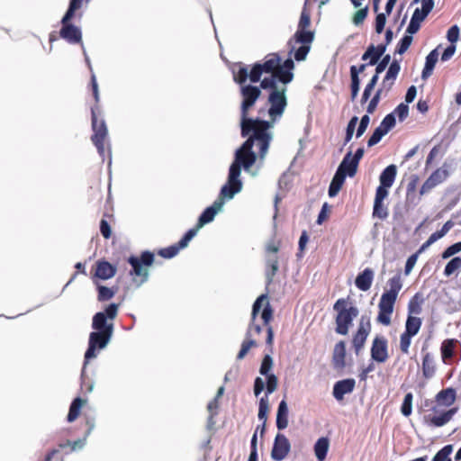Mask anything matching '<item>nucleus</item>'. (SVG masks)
Listing matches in <instances>:
<instances>
[{
	"instance_id": "1",
	"label": "nucleus",
	"mask_w": 461,
	"mask_h": 461,
	"mask_svg": "<svg viewBox=\"0 0 461 461\" xmlns=\"http://www.w3.org/2000/svg\"><path fill=\"white\" fill-rule=\"evenodd\" d=\"M294 68L292 59L282 63L277 54L271 53L262 63H256L250 71L243 67L234 76L235 82L241 85V134L243 137L250 135L236 151L230 167V182L238 185L236 192L241 187V166L253 176L258 175L251 169L257 160L253 146L258 147L261 161L267 154L273 139L270 130L287 105L286 85L293 80Z\"/></svg>"
},
{
	"instance_id": "2",
	"label": "nucleus",
	"mask_w": 461,
	"mask_h": 461,
	"mask_svg": "<svg viewBox=\"0 0 461 461\" xmlns=\"http://www.w3.org/2000/svg\"><path fill=\"white\" fill-rule=\"evenodd\" d=\"M238 185L235 183L230 182V176H228V183L221 187L220 197L212 203V206L206 208L198 219L196 227L189 230L182 239L181 246L187 247L190 240L197 234L198 230L205 224L213 221L215 215L220 212L224 204V198L232 199L233 196L240 193L242 186L239 191H235Z\"/></svg>"
},
{
	"instance_id": "3",
	"label": "nucleus",
	"mask_w": 461,
	"mask_h": 461,
	"mask_svg": "<svg viewBox=\"0 0 461 461\" xmlns=\"http://www.w3.org/2000/svg\"><path fill=\"white\" fill-rule=\"evenodd\" d=\"M456 398V390L447 388L441 390L436 395V404L431 409L432 413L424 416V421L429 426L442 427L448 423L453 416L457 412V408L454 407L449 410H443V407L451 406Z\"/></svg>"
},
{
	"instance_id": "4",
	"label": "nucleus",
	"mask_w": 461,
	"mask_h": 461,
	"mask_svg": "<svg viewBox=\"0 0 461 461\" xmlns=\"http://www.w3.org/2000/svg\"><path fill=\"white\" fill-rule=\"evenodd\" d=\"M93 331L89 335L88 348L85 354V366L87 362L96 357V349L104 348L113 335V324H106V316L104 312H97L92 322Z\"/></svg>"
},
{
	"instance_id": "5",
	"label": "nucleus",
	"mask_w": 461,
	"mask_h": 461,
	"mask_svg": "<svg viewBox=\"0 0 461 461\" xmlns=\"http://www.w3.org/2000/svg\"><path fill=\"white\" fill-rule=\"evenodd\" d=\"M389 289L386 290L380 298L378 303V315L376 321L384 326L391 324L392 314L398 294L402 288V280L401 276L395 275L387 282Z\"/></svg>"
},
{
	"instance_id": "6",
	"label": "nucleus",
	"mask_w": 461,
	"mask_h": 461,
	"mask_svg": "<svg viewBox=\"0 0 461 461\" xmlns=\"http://www.w3.org/2000/svg\"><path fill=\"white\" fill-rule=\"evenodd\" d=\"M333 309L338 312L336 317L337 333L341 335L348 334L349 326L358 315L357 308L354 306L347 308V301L345 299H339L335 303Z\"/></svg>"
},
{
	"instance_id": "7",
	"label": "nucleus",
	"mask_w": 461,
	"mask_h": 461,
	"mask_svg": "<svg viewBox=\"0 0 461 461\" xmlns=\"http://www.w3.org/2000/svg\"><path fill=\"white\" fill-rule=\"evenodd\" d=\"M312 41L313 33L309 31H297L294 38L289 41L290 52H294V58L297 61L306 59Z\"/></svg>"
},
{
	"instance_id": "8",
	"label": "nucleus",
	"mask_w": 461,
	"mask_h": 461,
	"mask_svg": "<svg viewBox=\"0 0 461 461\" xmlns=\"http://www.w3.org/2000/svg\"><path fill=\"white\" fill-rule=\"evenodd\" d=\"M92 128L94 135L92 141L95 145L99 154L104 155V140L107 137L108 131L104 120L98 121L95 108H92Z\"/></svg>"
},
{
	"instance_id": "9",
	"label": "nucleus",
	"mask_w": 461,
	"mask_h": 461,
	"mask_svg": "<svg viewBox=\"0 0 461 461\" xmlns=\"http://www.w3.org/2000/svg\"><path fill=\"white\" fill-rule=\"evenodd\" d=\"M154 261V255L149 251L142 253L140 258L131 257L129 263L132 267L131 274L142 277L141 283L146 281L149 276L147 267L152 265Z\"/></svg>"
},
{
	"instance_id": "10",
	"label": "nucleus",
	"mask_w": 461,
	"mask_h": 461,
	"mask_svg": "<svg viewBox=\"0 0 461 461\" xmlns=\"http://www.w3.org/2000/svg\"><path fill=\"white\" fill-rule=\"evenodd\" d=\"M291 448L288 438L281 433H277L271 451V457L275 461H282L288 455Z\"/></svg>"
},
{
	"instance_id": "11",
	"label": "nucleus",
	"mask_w": 461,
	"mask_h": 461,
	"mask_svg": "<svg viewBox=\"0 0 461 461\" xmlns=\"http://www.w3.org/2000/svg\"><path fill=\"white\" fill-rule=\"evenodd\" d=\"M448 176L447 169L444 167L438 168L435 170L429 177L423 183L420 187V194L421 195L429 193L435 186L444 182Z\"/></svg>"
},
{
	"instance_id": "12",
	"label": "nucleus",
	"mask_w": 461,
	"mask_h": 461,
	"mask_svg": "<svg viewBox=\"0 0 461 461\" xmlns=\"http://www.w3.org/2000/svg\"><path fill=\"white\" fill-rule=\"evenodd\" d=\"M388 190H384L383 187H377L375 192V197L374 201L373 216L381 220L385 219L388 216L387 207L384 205V199L388 196Z\"/></svg>"
},
{
	"instance_id": "13",
	"label": "nucleus",
	"mask_w": 461,
	"mask_h": 461,
	"mask_svg": "<svg viewBox=\"0 0 461 461\" xmlns=\"http://www.w3.org/2000/svg\"><path fill=\"white\" fill-rule=\"evenodd\" d=\"M263 308L261 317L265 322V324H268V322L272 319V310L269 305V302L267 296L266 294L260 295L253 304L252 308V320H255L257 314Z\"/></svg>"
},
{
	"instance_id": "14",
	"label": "nucleus",
	"mask_w": 461,
	"mask_h": 461,
	"mask_svg": "<svg viewBox=\"0 0 461 461\" xmlns=\"http://www.w3.org/2000/svg\"><path fill=\"white\" fill-rule=\"evenodd\" d=\"M371 357L378 363H384L388 358L387 340L383 337H376L371 348Z\"/></svg>"
},
{
	"instance_id": "15",
	"label": "nucleus",
	"mask_w": 461,
	"mask_h": 461,
	"mask_svg": "<svg viewBox=\"0 0 461 461\" xmlns=\"http://www.w3.org/2000/svg\"><path fill=\"white\" fill-rule=\"evenodd\" d=\"M62 28L60 30V36L70 43H79L82 40L81 31L78 27L69 23V21L61 20Z\"/></svg>"
},
{
	"instance_id": "16",
	"label": "nucleus",
	"mask_w": 461,
	"mask_h": 461,
	"mask_svg": "<svg viewBox=\"0 0 461 461\" xmlns=\"http://www.w3.org/2000/svg\"><path fill=\"white\" fill-rule=\"evenodd\" d=\"M370 330V323L369 321H364V319L362 318L359 322V327L357 330V334L353 338V347L355 348L356 354L357 355L362 348L364 347V344L366 340V338L369 334Z\"/></svg>"
},
{
	"instance_id": "17",
	"label": "nucleus",
	"mask_w": 461,
	"mask_h": 461,
	"mask_svg": "<svg viewBox=\"0 0 461 461\" xmlns=\"http://www.w3.org/2000/svg\"><path fill=\"white\" fill-rule=\"evenodd\" d=\"M356 385V381L353 378H348L338 381L333 386L332 394L338 401H341L345 394L353 392Z\"/></svg>"
},
{
	"instance_id": "18",
	"label": "nucleus",
	"mask_w": 461,
	"mask_h": 461,
	"mask_svg": "<svg viewBox=\"0 0 461 461\" xmlns=\"http://www.w3.org/2000/svg\"><path fill=\"white\" fill-rule=\"evenodd\" d=\"M374 276L375 273L372 269L366 268L357 276L355 280L356 286L364 292L369 290L374 280Z\"/></svg>"
},
{
	"instance_id": "19",
	"label": "nucleus",
	"mask_w": 461,
	"mask_h": 461,
	"mask_svg": "<svg viewBox=\"0 0 461 461\" xmlns=\"http://www.w3.org/2000/svg\"><path fill=\"white\" fill-rule=\"evenodd\" d=\"M396 173L397 168L395 165L388 166L380 175V185L378 187H383L384 190H388L394 182Z\"/></svg>"
},
{
	"instance_id": "20",
	"label": "nucleus",
	"mask_w": 461,
	"mask_h": 461,
	"mask_svg": "<svg viewBox=\"0 0 461 461\" xmlns=\"http://www.w3.org/2000/svg\"><path fill=\"white\" fill-rule=\"evenodd\" d=\"M346 357V345L344 341L338 342L333 349L332 362L337 369H341L345 366Z\"/></svg>"
},
{
	"instance_id": "21",
	"label": "nucleus",
	"mask_w": 461,
	"mask_h": 461,
	"mask_svg": "<svg viewBox=\"0 0 461 461\" xmlns=\"http://www.w3.org/2000/svg\"><path fill=\"white\" fill-rule=\"evenodd\" d=\"M400 68V64L396 60L393 61L390 64V67L382 83V87L386 89V91H389L391 89L393 81L395 80L397 75L399 74Z\"/></svg>"
},
{
	"instance_id": "22",
	"label": "nucleus",
	"mask_w": 461,
	"mask_h": 461,
	"mask_svg": "<svg viewBox=\"0 0 461 461\" xmlns=\"http://www.w3.org/2000/svg\"><path fill=\"white\" fill-rule=\"evenodd\" d=\"M288 406L285 400H282L278 405L277 413H276V427L278 429L282 430L287 428L288 426Z\"/></svg>"
},
{
	"instance_id": "23",
	"label": "nucleus",
	"mask_w": 461,
	"mask_h": 461,
	"mask_svg": "<svg viewBox=\"0 0 461 461\" xmlns=\"http://www.w3.org/2000/svg\"><path fill=\"white\" fill-rule=\"evenodd\" d=\"M438 49V48H436L435 50H431L426 57V62L421 75L422 79H427L431 76L439 56Z\"/></svg>"
},
{
	"instance_id": "24",
	"label": "nucleus",
	"mask_w": 461,
	"mask_h": 461,
	"mask_svg": "<svg viewBox=\"0 0 461 461\" xmlns=\"http://www.w3.org/2000/svg\"><path fill=\"white\" fill-rule=\"evenodd\" d=\"M116 269L110 263L99 262L96 267L95 276L101 279H109L115 275Z\"/></svg>"
},
{
	"instance_id": "25",
	"label": "nucleus",
	"mask_w": 461,
	"mask_h": 461,
	"mask_svg": "<svg viewBox=\"0 0 461 461\" xmlns=\"http://www.w3.org/2000/svg\"><path fill=\"white\" fill-rule=\"evenodd\" d=\"M330 447V441L327 438H320L314 444V454L318 461H323L326 458Z\"/></svg>"
},
{
	"instance_id": "26",
	"label": "nucleus",
	"mask_w": 461,
	"mask_h": 461,
	"mask_svg": "<svg viewBox=\"0 0 461 461\" xmlns=\"http://www.w3.org/2000/svg\"><path fill=\"white\" fill-rule=\"evenodd\" d=\"M267 271L266 277L267 283H271L273 281L274 276L278 271V258L277 256H267Z\"/></svg>"
},
{
	"instance_id": "27",
	"label": "nucleus",
	"mask_w": 461,
	"mask_h": 461,
	"mask_svg": "<svg viewBox=\"0 0 461 461\" xmlns=\"http://www.w3.org/2000/svg\"><path fill=\"white\" fill-rule=\"evenodd\" d=\"M421 326V319L417 316L408 315L406 324H405V331L408 334L415 336Z\"/></svg>"
},
{
	"instance_id": "28",
	"label": "nucleus",
	"mask_w": 461,
	"mask_h": 461,
	"mask_svg": "<svg viewBox=\"0 0 461 461\" xmlns=\"http://www.w3.org/2000/svg\"><path fill=\"white\" fill-rule=\"evenodd\" d=\"M86 402L82 400L81 398H76L73 402L71 403V406L69 408V412L68 415V420L69 422L74 421L80 413L81 408L84 406Z\"/></svg>"
},
{
	"instance_id": "29",
	"label": "nucleus",
	"mask_w": 461,
	"mask_h": 461,
	"mask_svg": "<svg viewBox=\"0 0 461 461\" xmlns=\"http://www.w3.org/2000/svg\"><path fill=\"white\" fill-rule=\"evenodd\" d=\"M422 373L426 378H431L435 373V365L432 357L426 354L422 361Z\"/></svg>"
},
{
	"instance_id": "30",
	"label": "nucleus",
	"mask_w": 461,
	"mask_h": 461,
	"mask_svg": "<svg viewBox=\"0 0 461 461\" xmlns=\"http://www.w3.org/2000/svg\"><path fill=\"white\" fill-rule=\"evenodd\" d=\"M345 161H346V164L343 167V172H345V174L348 175V176H353L357 172L358 165H356L353 169L354 160L352 158L351 151L347 153V155L344 157L341 163H344Z\"/></svg>"
},
{
	"instance_id": "31",
	"label": "nucleus",
	"mask_w": 461,
	"mask_h": 461,
	"mask_svg": "<svg viewBox=\"0 0 461 461\" xmlns=\"http://www.w3.org/2000/svg\"><path fill=\"white\" fill-rule=\"evenodd\" d=\"M269 411V401L267 394L259 400L258 419L264 423L267 422V413Z\"/></svg>"
},
{
	"instance_id": "32",
	"label": "nucleus",
	"mask_w": 461,
	"mask_h": 461,
	"mask_svg": "<svg viewBox=\"0 0 461 461\" xmlns=\"http://www.w3.org/2000/svg\"><path fill=\"white\" fill-rule=\"evenodd\" d=\"M350 74H351V97L352 99H355L359 92V77L357 76V68L355 66H352L350 68Z\"/></svg>"
},
{
	"instance_id": "33",
	"label": "nucleus",
	"mask_w": 461,
	"mask_h": 461,
	"mask_svg": "<svg viewBox=\"0 0 461 461\" xmlns=\"http://www.w3.org/2000/svg\"><path fill=\"white\" fill-rule=\"evenodd\" d=\"M459 268H461V258L456 257L447 264L444 274L446 276H449Z\"/></svg>"
},
{
	"instance_id": "34",
	"label": "nucleus",
	"mask_w": 461,
	"mask_h": 461,
	"mask_svg": "<svg viewBox=\"0 0 461 461\" xmlns=\"http://www.w3.org/2000/svg\"><path fill=\"white\" fill-rule=\"evenodd\" d=\"M412 399L413 396L411 393H408L403 399V402L401 407V411L402 415H404L405 417L410 416L412 411Z\"/></svg>"
},
{
	"instance_id": "35",
	"label": "nucleus",
	"mask_w": 461,
	"mask_h": 461,
	"mask_svg": "<svg viewBox=\"0 0 461 461\" xmlns=\"http://www.w3.org/2000/svg\"><path fill=\"white\" fill-rule=\"evenodd\" d=\"M181 242H182V240L178 242L177 245L171 246L169 248L161 249L159 251V255L166 258H171L175 257L181 249L185 248V247L181 246Z\"/></svg>"
},
{
	"instance_id": "36",
	"label": "nucleus",
	"mask_w": 461,
	"mask_h": 461,
	"mask_svg": "<svg viewBox=\"0 0 461 461\" xmlns=\"http://www.w3.org/2000/svg\"><path fill=\"white\" fill-rule=\"evenodd\" d=\"M254 346H256V341L254 339H252L251 338H248L246 336V339L243 341V343L241 345V348H240L237 357L239 359H242L243 357H245V356L248 354L249 349Z\"/></svg>"
},
{
	"instance_id": "37",
	"label": "nucleus",
	"mask_w": 461,
	"mask_h": 461,
	"mask_svg": "<svg viewBox=\"0 0 461 461\" xmlns=\"http://www.w3.org/2000/svg\"><path fill=\"white\" fill-rule=\"evenodd\" d=\"M83 0H71L69 7L64 15V21H70L74 16V13L82 5Z\"/></svg>"
},
{
	"instance_id": "38",
	"label": "nucleus",
	"mask_w": 461,
	"mask_h": 461,
	"mask_svg": "<svg viewBox=\"0 0 461 461\" xmlns=\"http://www.w3.org/2000/svg\"><path fill=\"white\" fill-rule=\"evenodd\" d=\"M455 340L447 339L442 343L441 352L443 358H449L453 356V348H454Z\"/></svg>"
},
{
	"instance_id": "39",
	"label": "nucleus",
	"mask_w": 461,
	"mask_h": 461,
	"mask_svg": "<svg viewBox=\"0 0 461 461\" xmlns=\"http://www.w3.org/2000/svg\"><path fill=\"white\" fill-rule=\"evenodd\" d=\"M115 292L106 286L100 285L98 287V300L99 301H106L113 297Z\"/></svg>"
},
{
	"instance_id": "40",
	"label": "nucleus",
	"mask_w": 461,
	"mask_h": 461,
	"mask_svg": "<svg viewBox=\"0 0 461 461\" xmlns=\"http://www.w3.org/2000/svg\"><path fill=\"white\" fill-rule=\"evenodd\" d=\"M452 452V447L450 445L444 447L439 450L433 457L434 461H447L449 459V455Z\"/></svg>"
},
{
	"instance_id": "41",
	"label": "nucleus",
	"mask_w": 461,
	"mask_h": 461,
	"mask_svg": "<svg viewBox=\"0 0 461 461\" xmlns=\"http://www.w3.org/2000/svg\"><path fill=\"white\" fill-rule=\"evenodd\" d=\"M384 88H383L382 86L376 91L375 95H374V97L371 99V101L369 102L368 105H367V108H366V112L367 113H373L379 103V100H380V97H381V95H382V92Z\"/></svg>"
},
{
	"instance_id": "42",
	"label": "nucleus",
	"mask_w": 461,
	"mask_h": 461,
	"mask_svg": "<svg viewBox=\"0 0 461 461\" xmlns=\"http://www.w3.org/2000/svg\"><path fill=\"white\" fill-rule=\"evenodd\" d=\"M413 337L411 334L403 332L400 338V348L404 354L409 353V348L411 345V339Z\"/></svg>"
},
{
	"instance_id": "43",
	"label": "nucleus",
	"mask_w": 461,
	"mask_h": 461,
	"mask_svg": "<svg viewBox=\"0 0 461 461\" xmlns=\"http://www.w3.org/2000/svg\"><path fill=\"white\" fill-rule=\"evenodd\" d=\"M345 164H346V161L344 163H340V165L339 166V167L337 169L335 176L332 178V182L340 186H342V185L345 181L346 176H347L345 174V172H343V167H344Z\"/></svg>"
},
{
	"instance_id": "44",
	"label": "nucleus",
	"mask_w": 461,
	"mask_h": 461,
	"mask_svg": "<svg viewBox=\"0 0 461 461\" xmlns=\"http://www.w3.org/2000/svg\"><path fill=\"white\" fill-rule=\"evenodd\" d=\"M273 359L269 355L264 357L259 372L261 375H266L272 369Z\"/></svg>"
},
{
	"instance_id": "45",
	"label": "nucleus",
	"mask_w": 461,
	"mask_h": 461,
	"mask_svg": "<svg viewBox=\"0 0 461 461\" xmlns=\"http://www.w3.org/2000/svg\"><path fill=\"white\" fill-rule=\"evenodd\" d=\"M408 312L409 315L414 316V314L418 315L421 312V307L420 303L417 301V295L414 296L408 304Z\"/></svg>"
},
{
	"instance_id": "46",
	"label": "nucleus",
	"mask_w": 461,
	"mask_h": 461,
	"mask_svg": "<svg viewBox=\"0 0 461 461\" xmlns=\"http://www.w3.org/2000/svg\"><path fill=\"white\" fill-rule=\"evenodd\" d=\"M395 125V117L393 113L386 115L379 126H381L385 131H389Z\"/></svg>"
},
{
	"instance_id": "47",
	"label": "nucleus",
	"mask_w": 461,
	"mask_h": 461,
	"mask_svg": "<svg viewBox=\"0 0 461 461\" xmlns=\"http://www.w3.org/2000/svg\"><path fill=\"white\" fill-rule=\"evenodd\" d=\"M278 384L277 377L274 374H270L267 375V393L270 394L274 393Z\"/></svg>"
},
{
	"instance_id": "48",
	"label": "nucleus",
	"mask_w": 461,
	"mask_h": 461,
	"mask_svg": "<svg viewBox=\"0 0 461 461\" xmlns=\"http://www.w3.org/2000/svg\"><path fill=\"white\" fill-rule=\"evenodd\" d=\"M393 115H397L400 121H403L409 114V107L405 104H400L393 113Z\"/></svg>"
},
{
	"instance_id": "49",
	"label": "nucleus",
	"mask_w": 461,
	"mask_h": 461,
	"mask_svg": "<svg viewBox=\"0 0 461 461\" xmlns=\"http://www.w3.org/2000/svg\"><path fill=\"white\" fill-rule=\"evenodd\" d=\"M412 42V36L405 35L400 41V44L397 49V52L399 54H403L411 46Z\"/></svg>"
},
{
	"instance_id": "50",
	"label": "nucleus",
	"mask_w": 461,
	"mask_h": 461,
	"mask_svg": "<svg viewBox=\"0 0 461 461\" xmlns=\"http://www.w3.org/2000/svg\"><path fill=\"white\" fill-rule=\"evenodd\" d=\"M461 251V242H456L452 246L448 247L443 253L442 258L444 259L452 257L453 255Z\"/></svg>"
},
{
	"instance_id": "51",
	"label": "nucleus",
	"mask_w": 461,
	"mask_h": 461,
	"mask_svg": "<svg viewBox=\"0 0 461 461\" xmlns=\"http://www.w3.org/2000/svg\"><path fill=\"white\" fill-rule=\"evenodd\" d=\"M310 14L307 12L303 11L301 14L297 31H306L305 29L310 26Z\"/></svg>"
},
{
	"instance_id": "52",
	"label": "nucleus",
	"mask_w": 461,
	"mask_h": 461,
	"mask_svg": "<svg viewBox=\"0 0 461 461\" xmlns=\"http://www.w3.org/2000/svg\"><path fill=\"white\" fill-rule=\"evenodd\" d=\"M369 122H370V117L368 114H366L361 118L359 126L357 130V138L361 137L365 133L366 130L368 127Z\"/></svg>"
},
{
	"instance_id": "53",
	"label": "nucleus",
	"mask_w": 461,
	"mask_h": 461,
	"mask_svg": "<svg viewBox=\"0 0 461 461\" xmlns=\"http://www.w3.org/2000/svg\"><path fill=\"white\" fill-rule=\"evenodd\" d=\"M367 15V7L361 8L360 10L357 11L353 17V23L356 25L361 24L364 20L366 19Z\"/></svg>"
},
{
	"instance_id": "54",
	"label": "nucleus",
	"mask_w": 461,
	"mask_h": 461,
	"mask_svg": "<svg viewBox=\"0 0 461 461\" xmlns=\"http://www.w3.org/2000/svg\"><path fill=\"white\" fill-rule=\"evenodd\" d=\"M418 257H419L418 253H415V254L411 255V257H409V258L407 259L406 264H405V269H404L405 276H409L411 274L415 264L417 263Z\"/></svg>"
},
{
	"instance_id": "55",
	"label": "nucleus",
	"mask_w": 461,
	"mask_h": 461,
	"mask_svg": "<svg viewBox=\"0 0 461 461\" xmlns=\"http://www.w3.org/2000/svg\"><path fill=\"white\" fill-rule=\"evenodd\" d=\"M459 37V28L457 25H454L450 27L447 31V40L454 45L458 40Z\"/></svg>"
},
{
	"instance_id": "56",
	"label": "nucleus",
	"mask_w": 461,
	"mask_h": 461,
	"mask_svg": "<svg viewBox=\"0 0 461 461\" xmlns=\"http://www.w3.org/2000/svg\"><path fill=\"white\" fill-rule=\"evenodd\" d=\"M386 23V17L384 14H378L375 18V32L381 33Z\"/></svg>"
},
{
	"instance_id": "57",
	"label": "nucleus",
	"mask_w": 461,
	"mask_h": 461,
	"mask_svg": "<svg viewBox=\"0 0 461 461\" xmlns=\"http://www.w3.org/2000/svg\"><path fill=\"white\" fill-rule=\"evenodd\" d=\"M385 50L386 45H378L377 47H375V54L370 59V65L376 64L380 57L384 53Z\"/></svg>"
},
{
	"instance_id": "58",
	"label": "nucleus",
	"mask_w": 461,
	"mask_h": 461,
	"mask_svg": "<svg viewBox=\"0 0 461 461\" xmlns=\"http://www.w3.org/2000/svg\"><path fill=\"white\" fill-rule=\"evenodd\" d=\"M384 137L383 133L380 132V130H375L374 133L370 137V139L367 141L368 147L375 146L377 144L381 139Z\"/></svg>"
},
{
	"instance_id": "59",
	"label": "nucleus",
	"mask_w": 461,
	"mask_h": 461,
	"mask_svg": "<svg viewBox=\"0 0 461 461\" xmlns=\"http://www.w3.org/2000/svg\"><path fill=\"white\" fill-rule=\"evenodd\" d=\"M390 60H391L390 55H385L383 58V59L376 66V68H375L376 74L382 73L386 68V67L389 65Z\"/></svg>"
},
{
	"instance_id": "60",
	"label": "nucleus",
	"mask_w": 461,
	"mask_h": 461,
	"mask_svg": "<svg viewBox=\"0 0 461 461\" xmlns=\"http://www.w3.org/2000/svg\"><path fill=\"white\" fill-rule=\"evenodd\" d=\"M265 388V382L261 377H257L254 383V393L258 396Z\"/></svg>"
},
{
	"instance_id": "61",
	"label": "nucleus",
	"mask_w": 461,
	"mask_h": 461,
	"mask_svg": "<svg viewBox=\"0 0 461 461\" xmlns=\"http://www.w3.org/2000/svg\"><path fill=\"white\" fill-rule=\"evenodd\" d=\"M100 230H101L102 235L105 239L110 238L112 231H111V228H110L108 222L105 220H102L101 221V222H100Z\"/></svg>"
},
{
	"instance_id": "62",
	"label": "nucleus",
	"mask_w": 461,
	"mask_h": 461,
	"mask_svg": "<svg viewBox=\"0 0 461 461\" xmlns=\"http://www.w3.org/2000/svg\"><path fill=\"white\" fill-rule=\"evenodd\" d=\"M455 51H456V46L451 44L450 46H448L445 50L444 52L442 53L441 55V60L442 61H447L450 58H452V56L455 54Z\"/></svg>"
},
{
	"instance_id": "63",
	"label": "nucleus",
	"mask_w": 461,
	"mask_h": 461,
	"mask_svg": "<svg viewBox=\"0 0 461 461\" xmlns=\"http://www.w3.org/2000/svg\"><path fill=\"white\" fill-rule=\"evenodd\" d=\"M117 312H118V305L115 303H112L105 309L104 313H105V315H107L108 318L113 320L116 317Z\"/></svg>"
},
{
	"instance_id": "64",
	"label": "nucleus",
	"mask_w": 461,
	"mask_h": 461,
	"mask_svg": "<svg viewBox=\"0 0 461 461\" xmlns=\"http://www.w3.org/2000/svg\"><path fill=\"white\" fill-rule=\"evenodd\" d=\"M427 15L428 14L420 11V8H417L411 16V20L420 24V23L427 17Z\"/></svg>"
}]
</instances>
